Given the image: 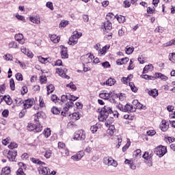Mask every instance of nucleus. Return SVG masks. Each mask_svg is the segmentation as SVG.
I'll return each mask as SVG.
<instances>
[{"mask_svg": "<svg viewBox=\"0 0 175 175\" xmlns=\"http://www.w3.org/2000/svg\"><path fill=\"white\" fill-rule=\"evenodd\" d=\"M154 76H156V79H161L163 81H166L167 80V77L161 72H155Z\"/></svg>", "mask_w": 175, "mask_h": 175, "instance_id": "c756f323", "label": "nucleus"}, {"mask_svg": "<svg viewBox=\"0 0 175 175\" xmlns=\"http://www.w3.org/2000/svg\"><path fill=\"white\" fill-rule=\"evenodd\" d=\"M116 17L117 16H115L114 14L109 12L107 14L106 19L107 21H113Z\"/></svg>", "mask_w": 175, "mask_h": 175, "instance_id": "79ce46f5", "label": "nucleus"}, {"mask_svg": "<svg viewBox=\"0 0 175 175\" xmlns=\"http://www.w3.org/2000/svg\"><path fill=\"white\" fill-rule=\"evenodd\" d=\"M62 51L60 52V55L62 59H68L69 58V54H68V48L65 47V46H60Z\"/></svg>", "mask_w": 175, "mask_h": 175, "instance_id": "f8f14e48", "label": "nucleus"}, {"mask_svg": "<svg viewBox=\"0 0 175 175\" xmlns=\"http://www.w3.org/2000/svg\"><path fill=\"white\" fill-rule=\"evenodd\" d=\"M103 161L104 165H107V166H113L114 167H117V165H118L117 163V161L113 160L110 157H104Z\"/></svg>", "mask_w": 175, "mask_h": 175, "instance_id": "423d86ee", "label": "nucleus"}, {"mask_svg": "<svg viewBox=\"0 0 175 175\" xmlns=\"http://www.w3.org/2000/svg\"><path fill=\"white\" fill-rule=\"evenodd\" d=\"M84 155V151L81 150L77 154L72 156L71 159H72V161H80V159H81V158H83Z\"/></svg>", "mask_w": 175, "mask_h": 175, "instance_id": "f3484780", "label": "nucleus"}, {"mask_svg": "<svg viewBox=\"0 0 175 175\" xmlns=\"http://www.w3.org/2000/svg\"><path fill=\"white\" fill-rule=\"evenodd\" d=\"M98 126H99L98 124H96L95 125L92 126L90 127V131H91L92 133H96V132L98 131Z\"/></svg>", "mask_w": 175, "mask_h": 175, "instance_id": "13d9d810", "label": "nucleus"}, {"mask_svg": "<svg viewBox=\"0 0 175 175\" xmlns=\"http://www.w3.org/2000/svg\"><path fill=\"white\" fill-rule=\"evenodd\" d=\"M70 118L71 121H77L80 120V113L79 112H74L72 115H70Z\"/></svg>", "mask_w": 175, "mask_h": 175, "instance_id": "bb28decb", "label": "nucleus"}, {"mask_svg": "<svg viewBox=\"0 0 175 175\" xmlns=\"http://www.w3.org/2000/svg\"><path fill=\"white\" fill-rule=\"evenodd\" d=\"M15 40L21 44H24L25 43V39H24V36L21 33H18L15 35Z\"/></svg>", "mask_w": 175, "mask_h": 175, "instance_id": "aec40b11", "label": "nucleus"}, {"mask_svg": "<svg viewBox=\"0 0 175 175\" xmlns=\"http://www.w3.org/2000/svg\"><path fill=\"white\" fill-rule=\"evenodd\" d=\"M66 86L68 88H70L71 90H72V91H76V90H77V87H76V85L73 84V83H70L69 84H67Z\"/></svg>", "mask_w": 175, "mask_h": 175, "instance_id": "69168bd1", "label": "nucleus"}, {"mask_svg": "<svg viewBox=\"0 0 175 175\" xmlns=\"http://www.w3.org/2000/svg\"><path fill=\"white\" fill-rule=\"evenodd\" d=\"M137 61L138 62H139V64H146L147 61V57H145L144 56H143V55H141L138 57Z\"/></svg>", "mask_w": 175, "mask_h": 175, "instance_id": "49530a36", "label": "nucleus"}, {"mask_svg": "<svg viewBox=\"0 0 175 175\" xmlns=\"http://www.w3.org/2000/svg\"><path fill=\"white\" fill-rule=\"evenodd\" d=\"M47 88V95H50V94H53L55 90V87H54V85L50 84L46 86Z\"/></svg>", "mask_w": 175, "mask_h": 175, "instance_id": "ea45409f", "label": "nucleus"}, {"mask_svg": "<svg viewBox=\"0 0 175 175\" xmlns=\"http://www.w3.org/2000/svg\"><path fill=\"white\" fill-rule=\"evenodd\" d=\"M27 129L29 132H34L35 133H39L43 131V126L40 123H28L27 126Z\"/></svg>", "mask_w": 175, "mask_h": 175, "instance_id": "f03ea898", "label": "nucleus"}, {"mask_svg": "<svg viewBox=\"0 0 175 175\" xmlns=\"http://www.w3.org/2000/svg\"><path fill=\"white\" fill-rule=\"evenodd\" d=\"M169 59L171 62H175V53H172L169 55Z\"/></svg>", "mask_w": 175, "mask_h": 175, "instance_id": "774afa93", "label": "nucleus"}, {"mask_svg": "<svg viewBox=\"0 0 175 175\" xmlns=\"http://www.w3.org/2000/svg\"><path fill=\"white\" fill-rule=\"evenodd\" d=\"M99 98L104 99L105 100H109L110 98V93L107 92L106 90H103L99 94Z\"/></svg>", "mask_w": 175, "mask_h": 175, "instance_id": "412c9836", "label": "nucleus"}, {"mask_svg": "<svg viewBox=\"0 0 175 175\" xmlns=\"http://www.w3.org/2000/svg\"><path fill=\"white\" fill-rule=\"evenodd\" d=\"M175 44V38L171 40L168 42L164 44V47H168L170 46H174Z\"/></svg>", "mask_w": 175, "mask_h": 175, "instance_id": "e2e57ef3", "label": "nucleus"}, {"mask_svg": "<svg viewBox=\"0 0 175 175\" xmlns=\"http://www.w3.org/2000/svg\"><path fill=\"white\" fill-rule=\"evenodd\" d=\"M71 36L75 38V39L79 40V39H80V37L83 36V33L79 32L78 31H75L72 32V35Z\"/></svg>", "mask_w": 175, "mask_h": 175, "instance_id": "c03bdc74", "label": "nucleus"}, {"mask_svg": "<svg viewBox=\"0 0 175 175\" xmlns=\"http://www.w3.org/2000/svg\"><path fill=\"white\" fill-rule=\"evenodd\" d=\"M30 161H31L33 163H36V165H40V166H43V165H46V163L40 161L39 159H36L34 157L31 158Z\"/></svg>", "mask_w": 175, "mask_h": 175, "instance_id": "2f4dec72", "label": "nucleus"}, {"mask_svg": "<svg viewBox=\"0 0 175 175\" xmlns=\"http://www.w3.org/2000/svg\"><path fill=\"white\" fill-rule=\"evenodd\" d=\"M38 61L39 62H40L41 64H49V59H50V57H43L42 56H38Z\"/></svg>", "mask_w": 175, "mask_h": 175, "instance_id": "a19ab883", "label": "nucleus"}, {"mask_svg": "<svg viewBox=\"0 0 175 175\" xmlns=\"http://www.w3.org/2000/svg\"><path fill=\"white\" fill-rule=\"evenodd\" d=\"M110 49V44H107L104 46L102 49H100L98 51V54L99 57H103V55H106L107 53V50Z\"/></svg>", "mask_w": 175, "mask_h": 175, "instance_id": "2eb2a0df", "label": "nucleus"}, {"mask_svg": "<svg viewBox=\"0 0 175 175\" xmlns=\"http://www.w3.org/2000/svg\"><path fill=\"white\" fill-rule=\"evenodd\" d=\"M15 105L17 107L23 106L24 105V100H23V98L20 97H16L14 99Z\"/></svg>", "mask_w": 175, "mask_h": 175, "instance_id": "c9c22d12", "label": "nucleus"}, {"mask_svg": "<svg viewBox=\"0 0 175 175\" xmlns=\"http://www.w3.org/2000/svg\"><path fill=\"white\" fill-rule=\"evenodd\" d=\"M116 18L118 21V23H125V16H122V15H119V16H116Z\"/></svg>", "mask_w": 175, "mask_h": 175, "instance_id": "680f3d73", "label": "nucleus"}, {"mask_svg": "<svg viewBox=\"0 0 175 175\" xmlns=\"http://www.w3.org/2000/svg\"><path fill=\"white\" fill-rule=\"evenodd\" d=\"M51 100H52V102H53L55 105H59V98H58V96H57L55 94H52L51 96Z\"/></svg>", "mask_w": 175, "mask_h": 175, "instance_id": "58836bf2", "label": "nucleus"}, {"mask_svg": "<svg viewBox=\"0 0 175 175\" xmlns=\"http://www.w3.org/2000/svg\"><path fill=\"white\" fill-rule=\"evenodd\" d=\"M4 157L7 156L8 159L10 162H16V157H17V150H4L2 152Z\"/></svg>", "mask_w": 175, "mask_h": 175, "instance_id": "7ed1b4c3", "label": "nucleus"}, {"mask_svg": "<svg viewBox=\"0 0 175 175\" xmlns=\"http://www.w3.org/2000/svg\"><path fill=\"white\" fill-rule=\"evenodd\" d=\"M33 105H35V99L33 98H27L23 101V109H25V110L31 109Z\"/></svg>", "mask_w": 175, "mask_h": 175, "instance_id": "0eeeda50", "label": "nucleus"}, {"mask_svg": "<svg viewBox=\"0 0 175 175\" xmlns=\"http://www.w3.org/2000/svg\"><path fill=\"white\" fill-rule=\"evenodd\" d=\"M39 107L41 108L46 107V103H44V100L42 96L39 97Z\"/></svg>", "mask_w": 175, "mask_h": 175, "instance_id": "052dcab7", "label": "nucleus"}, {"mask_svg": "<svg viewBox=\"0 0 175 175\" xmlns=\"http://www.w3.org/2000/svg\"><path fill=\"white\" fill-rule=\"evenodd\" d=\"M51 113H53V114H59L61 113V109L58 107H53L51 109Z\"/></svg>", "mask_w": 175, "mask_h": 175, "instance_id": "6e6d98bb", "label": "nucleus"}, {"mask_svg": "<svg viewBox=\"0 0 175 175\" xmlns=\"http://www.w3.org/2000/svg\"><path fill=\"white\" fill-rule=\"evenodd\" d=\"M39 80L40 84H47V77H46V75H40Z\"/></svg>", "mask_w": 175, "mask_h": 175, "instance_id": "de8ad7c7", "label": "nucleus"}, {"mask_svg": "<svg viewBox=\"0 0 175 175\" xmlns=\"http://www.w3.org/2000/svg\"><path fill=\"white\" fill-rule=\"evenodd\" d=\"M38 173L41 175H50V168L47 167H38Z\"/></svg>", "mask_w": 175, "mask_h": 175, "instance_id": "dca6fc26", "label": "nucleus"}, {"mask_svg": "<svg viewBox=\"0 0 175 175\" xmlns=\"http://www.w3.org/2000/svg\"><path fill=\"white\" fill-rule=\"evenodd\" d=\"M166 152H167V148L166 146H159L154 149V153L156 155L159 157V158H162V157H163Z\"/></svg>", "mask_w": 175, "mask_h": 175, "instance_id": "39448f33", "label": "nucleus"}, {"mask_svg": "<svg viewBox=\"0 0 175 175\" xmlns=\"http://www.w3.org/2000/svg\"><path fill=\"white\" fill-rule=\"evenodd\" d=\"M101 28L103 31H111V29H113V25L111 24V22L107 21L103 23Z\"/></svg>", "mask_w": 175, "mask_h": 175, "instance_id": "ddd939ff", "label": "nucleus"}, {"mask_svg": "<svg viewBox=\"0 0 175 175\" xmlns=\"http://www.w3.org/2000/svg\"><path fill=\"white\" fill-rule=\"evenodd\" d=\"M113 113V109L109 105H105L104 107L102 108L100 115L98 116V120L101 122H103V121H106L107 120L109 114H111Z\"/></svg>", "mask_w": 175, "mask_h": 175, "instance_id": "f257e3e1", "label": "nucleus"}, {"mask_svg": "<svg viewBox=\"0 0 175 175\" xmlns=\"http://www.w3.org/2000/svg\"><path fill=\"white\" fill-rule=\"evenodd\" d=\"M116 83H117L116 79L110 77L103 83V85H109L111 87L112 85H114Z\"/></svg>", "mask_w": 175, "mask_h": 175, "instance_id": "4be33fe9", "label": "nucleus"}, {"mask_svg": "<svg viewBox=\"0 0 175 175\" xmlns=\"http://www.w3.org/2000/svg\"><path fill=\"white\" fill-rule=\"evenodd\" d=\"M60 152L62 157H69L70 152L68 148H65L64 149L60 150Z\"/></svg>", "mask_w": 175, "mask_h": 175, "instance_id": "8fccbe9b", "label": "nucleus"}, {"mask_svg": "<svg viewBox=\"0 0 175 175\" xmlns=\"http://www.w3.org/2000/svg\"><path fill=\"white\" fill-rule=\"evenodd\" d=\"M152 70H154V66L152 64L146 65L143 69V75H146L148 72H152Z\"/></svg>", "mask_w": 175, "mask_h": 175, "instance_id": "cd10ccee", "label": "nucleus"}, {"mask_svg": "<svg viewBox=\"0 0 175 175\" xmlns=\"http://www.w3.org/2000/svg\"><path fill=\"white\" fill-rule=\"evenodd\" d=\"M129 147H131V140L128 139L126 144H125V146L122 148V151L123 152H125V151H126V150L128 148H129Z\"/></svg>", "mask_w": 175, "mask_h": 175, "instance_id": "0e129e2a", "label": "nucleus"}, {"mask_svg": "<svg viewBox=\"0 0 175 175\" xmlns=\"http://www.w3.org/2000/svg\"><path fill=\"white\" fill-rule=\"evenodd\" d=\"M42 155H44V158L49 159L53 155V150L49 148H44V151L42 152Z\"/></svg>", "mask_w": 175, "mask_h": 175, "instance_id": "a211bd4d", "label": "nucleus"}, {"mask_svg": "<svg viewBox=\"0 0 175 175\" xmlns=\"http://www.w3.org/2000/svg\"><path fill=\"white\" fill-rule=\"evenodd\" d=\"M111 30H104V35L105 37L108 38L109 39H111L113 38V33L110 32Z\"/></svg>", "mask_w": 175, "mask_h": 175, "instance_id": "864d4df0", "label": "nucleus"}, {"mask_svg": "<svg viewBox=\"0 0 175 175\" xmlns=\"http://www.w3.org/2000/svg\"><path fill=\"white\" fill-rule=\"evenodd\" d=\"M133 104L134 105V107L136 109H137L138 110H140L142 109H143V105L140 103H139L138 100H134L133 102Z\"/></svg>", "mask_w": 175, "mask_h": 175, "instance_id": "a18cd8bd", "label": "nucleus"}, {"mask_svg": "<svg viewBox=\"0 0 175 175\" xmlns=\"http://www.w3.org/2000/svg\"><path fill=\"white\" fill-rule=\"evenodd\" d=\"M50 39L53 43H59V40L61 39V38L57 36V35L55 34H53L51 36Z\"/></svg>", "mask_w": 175, "mask_h": 175, "instance_id": "e433bc0d", "label": "nucleus"}, {"mask_svg": "<svg viewBox=\"0 0 175 175\" xmlns=\"http://www.w3.org/2000/svg\"><path fill=\"white\" fill-rule=\"evenodd\" d=\"M15 77L18 81H23V80L22 73H20V72L16 73L15 75Z\"/></svg>", "mask_w": 175, "mask_h": 175, "instance_id": "338daca9", "label": "nucleus"}, {"mask_svg": "<svg viewBox=\"0 0 175 175\" xmlns=\"http://www.w3.org/2000/svg\"><path fill=\"white\" fill-rule=\"evenodd\" d=\"M114 123V118L113 117H109L105 122V126H114V124H113Z\"/></svg>", "mask_w": 175, "mask_h": 175, "instance_id": "f704fd0d", "label": "nucleus"}, {"mask_svg": "<svg viewBox=\"0 0 175 175\" xmlns=\"http://www.w3.org/2000/svg\"><path fill=\"white\" fill-rule=\"evenodd\" d=\"M29 21L33 23V24H40V17L39 16H30Z\"/></svg>", "mask_w": 175, "mask_h": 175, "instance_id": "72a5a7b5", "label": "nucleus"}, {"mask_svg": "<svg viewBox=\"0 0 175 175\" xmlns=\"http://www.w3.org/2000/svg\"><path fill=\"white\" fill-rule=\"evenodd\" d=\"M117 107L120 111H124V113H133V111H136V108L129 104H126L124 106L122 104H119Z\"/></svg>", "mask_w": 175, "mask_h": 175, "instance_id": "20e7f679", "label": "nucleus"}, {"mask_svg": "<svg viewBox=\"0 0 175 175\" xmlns=\"http://www.w3.org/2000/svg\"><path fill=\"white\" fill-rule=\"evenodd\" d=\"M142 158H144V159H146V161H152V152L150 153V152H145L142 156Z\"/></svg>", "mask_w": 175, "mask_h": 175, "instance_id": "7c9ffc66", "label": "nucleus"}, {"mask_svg": "<svg viewBox=\"0 0 175 175\" xmlns=\"http://www.w3.org/2000/svg\"><path fill=\"white\" fill-rule=\"evenodd\" d=\"M68 70L66 68H64L62 70V68H57L56 69V73H58L59 76L62 77L63 79H66L67 80H69L70 77L65 73Z\"/></svg>", "mask_w": 175, "mask_h": 175, "instance_id": "9b49d317", "label": "nucleus"}, {"mask_svg": "<svg viewBox=\"0 0 175 175\" xmlns=\"http://www.w3.org/2000/svg\"><path fill=\"white\" fill-rule=\"evenodd\" d=\"M3 100L5 102L6 105H8V106H10L12 103H13V100H12V97L10 96H3Z\"/></svg>", "mask_w": 175, "mask_h": 175, "instance_id": "473e14b6", "label": "nucleus"}, {"mask_svg": "<svg viewBox=\"0 0 175 175\" xmlns=\"http://www.w3.org/2000/svg\"><path fill=\"white\" fill-rule=\"evenodd\" d=\"M57 148L59 151H62V150L66 148V144L62 142H59L57 144Z\"/></svg>", "mask_w": 175, "mask_h": 175, "instance_id": "603ef678", "label": "nucleus"}, {"mask_svg": "<svg viewBox=\"0 0 175 175\" xmlns=\"http://www.w3.org/2000/svg\"><path fill=\"white\" fill-rule=\"evenodd\" d=\"M128 62H129V57H124V58L118 59L116 60V64L118 66L126 65Z\"/></svg>", "mask_w": 175, "mask_h": 175, "instance_id": "5701e85b", "label": "nucleus"}, {"mask_svg": "<svg viewBox=\"0 0 175 175\" xmlns=\"http://www.w3.org/2000/svg\"><path fill=\"white\" fill-rule=\"evenodd\" d=\"M129 85L133 92H137V88H136L133 82H130L129 83Z\"/></svg>", "mask_w": 175, "mask_h": 175, "instance_id": "4d7b16f0", "label": "nucleus"}, {"mask_svg": "<svg viewBox=\"0 0 175 175\" xmlns=\"http://www.w3.org/2000/svg\"><path fill=\"white\" fill-rule=\"evenodd\" d=\"M10 86L12 91H14L16 90V83H14V79L13 78L10 80Z\"/></svg>", "mask_w": 175, "mask_h": 175, "instance_id": "5fc2aeb1", "label": "nucleus"}, {"mask_svg": "<svg viewBox=\"0 0 175 175\" xmlns=\"http://www.w3.org/2000/svg\"><path fill=\"white\" fill-rule=\"evenodd\" d=\"M44 137H46V139H48V137H50V136L51 135V130L49 128L45 129L44 130Z\"/></svg>", "mask_w": 175, "mask_h": 175, "instance_id": "3c124183", "label": "nucleus"}, {"mask_svg": "<svg viewBox=\"0 0 175 175\" xmlns=\"http://www.w3.org/2000/svg\"><path fill=\"white\" fill-rule=\"evenodd\" d=\"M42 114H43V112L40 111L33 116V120L36 124H40V120L42 117Z\"/></svg>", "mask_w": 175, "mask_h": 175, "instance_id": "6ab92c4d", "label": "nucleus"}, {"mask_svg": "<svg viewBox=\"0 0 175 175\" xmlns=\"http://www.w3.org/2000/svg\"><path fill=\"white\" fill-rule=\"evenodd\" d=\"M74 139L75 140H85V132L83 130L75 132Z\"/></svg>", "mask_w": 175, "mask_h": 175, "instance_id": "6e6552de", "label": "nucleus"}, {"mask_svg": "<svg viewBox=\"0 0 175 175\" xmlns=\"http://www.w3.org/2000/svg\"><path fill=\"white\" fill-rule=\"evenodd\" d=\"M95 58V56L92 54H87L85 56L82 57V60L83 61L84 64H91L92 61Z\"/></svg>", "mask_w": 175, "mask_h": 175, "instance_id": "4468645a", "label": "nucleus"}, {"mask_svg": "<svg viewBox=\"0 0 175 175\" xmlns=\"http://www.w3.org/2000/svg\"><path fill=\"white\" fill-rule=\"evenodd\" d=\"M18 166H20V167L16 171V175H27L24 172V169H27V165L23 162H20L18 163Z\"/></svg>", "mask_w": 175, "mask_h": 175, "instance_id": "9d476101", "label": "nucleus"}, {"mask_svg": "<svg viewBox=\"0 0 175 175\" xmlns=\"http://www.w3.org/2000/svg\"><path fill=\"white\" fill-rule=\"evenodd\" d=\"M148 95L150 96H152V98H157V96L159 95V93L158 92V90L157 89H151L150 90H148Z\"/></svg>", "mask_w": 175, "mask_h": 175, "instance_id": "c85d7f7f", "label": "nucleus"}, {"mask_svg": "<svg viewBox=\"0 0 175 175\" xmlns=\"http://www.w3.org/2000/svg\"><path fill=\"white\" fill-rule=\"evenodd\" d=\"M11 173H12V170H11L10 167L5 166L2 168L0 175H10Z\"/></svg>", "mask_w": 175, "mask_h": 175, "instance_id": "393cba45", "label": "nucleus"}, {"mask_svg": "<svg viewBox=\"0 0 175 175\" xmlns=\"http://www.w3.org/2000/svg\"><path fill=\"white\" fill-rule=\"evenodd\" d=\"M68 99L69 98L67 95H62L61 99H59V105H62V103H65V102H67Z\"/></svg>", "mask_w": 175, "mask_h": 175, "instance_id": "09e8293b", "label": "nucleus"}, {"mask_svg": "<svg viewBox=\"0 0 175 175\" xmlns=\"http://www.w3.org/2000/svg\"><path fill=\"white\" fill-rule=\"evenodd\" d=\"M77 43H79V40H77V38L72 37V36L69 38L68 44L70 46H75L77 44Z\"/></svg>", "mask_w": 175, "mask_h": 175, "instance_id": "a878e982", "label": "nucleus"}, {"mask_svg": "<svg viewBox=\"0 0 175 175\" xmlns=\"http://www.w3.org/2000/svg\"><path fill=\"white\" fill-rule=\"evenodd\" d=\"M114 132H116V126H109V129L107 130V135L109 136H113V135H114Z\"/></svg>", "mask_w": 175, "mask_h": 175, "instance_id": "37998d69", "label": "nucleus"}, {"mask_svg": "<svg viewBox=\"0 0 175 175\" xmlns=\"http://www.w3.org/2000/svg\"><path fill=\"white\" fill-rule=\"evenodd\" d=\"M133 79V75L130 74L127 77H123L121 78L120 81L123 84L126 85H128V81H131Z\"/></svg>", "mask_w": 175, "mask_h": 175, "instance_id": "b1692460", "label": "nucleus"}, {"mask_svg": "<svg viewBox=\"0 0 175 175\" xmlns=\"http://www.w3.org/2000/svg\"><path fill=\"white\" fill-rule=\"evenodd\" d=\"M159 128L162 132H167L170 128L169 122L165 120H163L159 124Z\"/></svg>", "mask_w": 175, "mask_h": 175, "instance_id": "1a4fd4ad", "label": "nucleus"}, {"mask_svg": "<svg viewBox=\"0 0 175 175\" xmlns=\"http://www.w3.org/2000/svg\"><path fill=\"white\" fill-rule=\"evenodd\" d=\"M126 54H128L129 55L132 54L133 51H135V48L132 46L127 45L125 48Z\"/></svg>", "mask_w": 175, "mask_h": 175, "instance_id": "4c0bfd02", "label": "nucleus"}, {"mask_svg": "<svg viewBox=\"0 0 175 175\" xmlns=\"http://www.w3.org/2000/svg\"><path fill=\"white\" fill-rule=\"evenodd\" d=\"M5 91H6V83L0 85V95H3Z\"/></svg>", "mask_w": 175, "mask_h": 175, "instance_id": "bf43d9fd", "label": "nucleus"}]
</instances>
